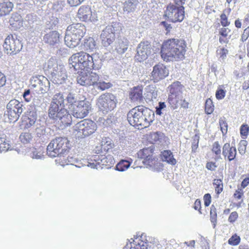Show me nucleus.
<instances>
[{
  "label": "nucleus",
  "instance_id": "1",
  "mask_svg": "<svg viewBox=\"0 0 249 249\" xmlns=\"http://www.w3.org/2000/svg\"><path fill=\"white\" fill-rule=\"evenodd\" d=\"M64 107V95L60 93L55 94L50 104L48 115L50 119L68 126L71 124L72 118Z\"/></svg>",
  "mask_w": 249,
  "mask_h": 249
},
{
  "label": "nucleus",
  "instance_id": "2",
  "mask_svg": "<svg viewBox=\"0 0 249 249\" xmlns=\"http://www.w3.org/2000/svg\"><path fill=\"white\" fill-rule=\"evenodd\" d=\"M70 68H73L75 71L85 70H99L102 65V60L96 55H90L84 52L73 54L69 59Z\"/></svg>",
  "mask_w": 249,
  "mask_h": 249
},
{
  "label": "nucleus",
  "instance_id": "3",
  "mask_svg": "<svg viewBox=\"0 0 249 249\" xmlns=\"http://www.w3.org/2000/svg\"><path fill=\"white\" fill-rule=\"evenodd\" d=\"M185 48L183 40L174 38L168 39L162 45L161 56L166 61L182 60L184 57Z\"/></svg>",
  "mask_w": 249,
  "mask_h": 249
},
{
  "label": "nucleus",
  "instance_id": "4",
  "mask_svg": "<svg viewBox=\"0 0 249 249\" xmlns=\"http://www.w3.org/2000/svg\"><path fill=\"white\" fill-rule=\"evenodd\" d=\"M154 112L149 108L142 106H138L130 110L127 113V120L130 125L146 128L154 120Z\"/></svg>",
  "mask_w": 249,
  "mask_h": 249
},
{
  "label": "nucleus",
  "instance_id": "5",
  "mask_svg": "<svg viewBox=\"0 0 249 249\" xmlns=\"http://www.w3.org/2000/svg\"><path fill=\"white\" fill-rule=\"evenodd\" d=\"M86 32V27L82 24L75 23L69 25L64 38L66 45L72 48L76 47L79 44Z\"/></svg>",
  "mask_w": 249,
  "mask_h": 249
},
{
  "label": "nucleus",
  "instance_id": "6",
  "mask_svg": "<svg viewBox=\"0 0 249 249\" xmlns=\"http://www.w3.org/2000/svg\"><path fill=\"white\" fill-rule=\"evenodd\" d=\"M45 71L50 75L51 81L57 84L63 83L68 77L64 66L58 64L53 58H51L48 61Z\"/></svg>",
  "mask_w": 249,
  "mask_h": 249
},
{
  "label": "nucleus",
  "instance_id": "7",
  "mask_svg": "<svg viewBox=\"0 0 249 249\" xmlns=\"http://www.w3.org/2000/svg\"><path fill=\"white\" fill-rule=\"evenodd\" d=\"M85 163H82V166L87 165L91 168L98 169L106 167L110 168L115 163V161L112 156L107 155H93L88 161H84Z\"/></svg>",
  "mask_w": 249,
  "mask_h": 249
},
{
  "label": "nucleus",
  "instance_id": "8",
  "mask_svg": "<svg viewBox=\"0 0 249 249\" xmlns=\"http://www.w3.org/2000/svg\"><path fill=\"white\" fill-rule=\"evenodd\" d=\"M118 102L116 97L111 93L102 94L97 100V105L100 111L107 114L113 110Z\"/></svg>",
  "mask_w": 249,
  "mask_h": 249
},
{
  "label": "nucleus",
  "instance_id": "9",
  "mask_svg": "<svg viewBox=\"0 0 249 249\" xmlns=\"http://www.w3.org/2000/svg\"><path fill=\"white\" fill-rule=\"evenodd\" d=\"M96 129V124L89 119L83 120L77 123L74 126L75 135L77 137L81 138L91 135Z\"/></svg>",
  "mask_w": 249,
  "mask_h": 249
},
{
  "label": "nucleus",
  "instance_id": "10",
  "mask_svg": "<svg viewBox=\"0 0 249 249\" xmlns=\"http://www.w3.org/2000/svg\"><path fill=\"white\" fill-rule=\"evenodd\" d=\"M164 17L172 22H181L184 18V7L175 3L168 4L164 11Z\"/></svg>",
  "mask_w": 249,
  "mask_h": 249
},
{
  "label": "nucleus",
  "instance_id": "11",
  "mask_svg": "<svg viewBox=\"0 0 249 249\" xmlns=\"http://www.w3.org/2000/svg\"><path fill=\"white\" fill-rule=\"evenodd\" d=\"M23 104L16 99L11 100L6 105L4 116L8 118L9 121L15 123L18 120L23 112Z\"/></svg>",
  "mask_w": 249,
  "mask_h": 249
},
{
  "label": "nucleus",
  "instance_id": "12",
  "mask_svg": "<svg viewBox=\"0 0 249 249\" xmlns=\"http://www.w3.org/2000/svg\"><path fill=\"white\" fill-rule=\"evenodd\" d=\"M182 85L178 81L174 82L170 86V94L168 103L171 109H177L179 106L180 100H182Z\"/></svg>",
  "mask_w": 249,
  "mask_h": 249
},
{
  "label": "nucleus",
  "instance_id": "13",
  "mask_svg": "<svg viewBox=\"0 0 249 249\" xmlns=\"http://www.w3.org/2000/svg\"><path fill=\"white\" fill-rule=\"evenodd\" d=\"M3 46L7 54L15 55L21 51L23 45L17 35L10 34L5 39Z\"/></svg>",
  "mask_w": 249,
  "mask_h": 249
},
{
  "label": "nucleus",
  "instance_id": "14",
  "mask_svg": "<svg viewBox=\"0 0 249 249\" xmlns=\"http://www.w3.org/2000/svg\"><path fill=\"white\" fill-rule=\"evenodd\" d=\"M91 105L87 100L79 101L75 105L70 106L71 115L77 119H83L88 116L91 109Z\"/></svg>",
  "mask_w": 249,
  "mask_h": 249
},
{
  "label": "nucleus",
  "instance_id": "15",
  "mask_svg": "<svg viewBox=\"0 0 249 249\" xmlns=\"http://www.w3.org/2000/svg\"><path fill=\"white\" fill-rule=\"evenodd\" d=\"M119 23L108 25L102 32L100 35L103 45L107 47L115 40V34L119 30Z\"/></svg>",
  "mask_w": 249,
  "mask_h": 249
},
{
  "label": "nucleus",
  "instance_id": "16",
  "mask_svg": "<svg viewBox=\"0 0 249 249\" xmlns=\"http://www.w3.org/2000/svg\"><path fill=\"white\" fill-rule=\"evenodd\" d=\"M85 70H77L76 80L77 83L83 86H92L94 83L99 80L98 75L95 73L91 72L89 73Z\"/></svg>",
  "mask_w": 249,
  "mask_h": 249
},
{
  "label": "nucleus",
  "instance_id": "17",
  "mask_svg": "<svg viewBox=\"0 0 249 249\" xmlns=\"http://www.w3.org/2000/svg\"><path fill=\"white\" fill-rule=\"evenodd\" d=\"M50 83L48 79L41 75L32 77L31 79V87L35 89L38 93H44L49 89Z\"/></svg>",
  "mask_w": 249,
  "mask_h": 249
},
{
  "label": "nucleus",
  "instance_id": "18",
  "mask_svg": "<svg viewBox=\"0 0 249 249\" xmlns=\"http://www.w3.org/2000/svg\"><path fill=\"white\" fill-rule=\"evenodd\" d=\"M151 46L148 41L141 42L137 48L136 59L139 62L146 60L151 53Z\"/></svg>",
  "mask_w": 249,
  "mask_h": 249
},
{
  "label": "nucleus",
  "instance_id": "19",
  "mask_svg": "<svg viewBox=\"0 0 249 249\" xmlns=\"http://www.w3.org/2000/svg\"><path fill=\"white\" fill-rule=\"evenodd\" d=\"M168 74V70L166 67L162 64H159L153 67L151 77L154 82H157L165 78Z\"/></svg>",
  "mask_w": 249,
  "mask_h": 249
},
{
  "label": "nucleus",
  "instance_id": "20",
  "mask_svg": "<svg viewBox=\"0 0 249 249\" xmlns=\"http://www.w3.org/2000/svg\"><path fill=\"white\" fill-rule=\"evenodd\" d=\"M44 35L43 36V42L51 46H57L60 40V35L56 31H51L47 33L44 31Z\"/></svg>",
  "mask_w": 249,
  "mask_h": 249
},
{
  "label": "nucleus",
  "instance_id": "21",
  "mask_svg": "<svg viewBox=\"0 0 249 249\" xmlns=\"http://www.w3.org/2000/svg\"><path fill=\"white\" fill-rule=\"evenodd\" d=\"M37 117V114L36 111H28L26 115L23 119L21 125L24 128H33L38 123Z\"/></svg>",
  "mask_w": 249,
  "mask_h": 249
},
{
  "label": "nucleus",
  "instance_id": "22",
  "mask_svg": "<svg viewBox=\"0 0 249 249\" xmlns=\"http://www.w3.org/2000/svg\"><path fill=\"white\" fill-rule=\"evenodd\" d=\"M54 140L57 148H59V153L61 157L68 152L70 145L69 141L67 138L62 137H56Z\"/></svg>",
  "mask_w": 249,
  "mask_h": 249
},
{
  "label": "nucleus",
  "instance_id": "23",
  "mask_svg": "<svg viewBox=\"0 0 249 249\" xmlns=\"http://www.w3.org/2000/svg\"><path fill=\"white\" fill-rule=\"evenodd\" d=\"M129 97L132 102L141 103L143 101L142 88L137 86L131 89L129 92Z\"/></svg>",
  "mask_w": 249,
  "mask_h": 249
},
{
  "label": "nucleus",
  "instance_id": "24",
  "mask_svg": "<svg viewBox=\"0 0 249 249\" xmlns=\"http://www.w3.org/2000/svg\"><path fill=\"white\" fill-rule=\"evenodd\" d=\"M129 41L124 36H119L115 42L116 51L120 54L124 53L127 49Z\"/></svg>",
  "mask_w": 249,
  "mask_h": 249
},
{
  "label": "nucleus",
  "instance_id": "25",
  "mask_svg": "<svg viewBox=\"0 0 249 249\" xmlns=\"http://www.w3.org/2000/svg\"><path fill=\"white\" fill-rule=\"evenodd\" d=\"M236 149L234 146H231L230 143H226L223 146L222 154L225 157H228L229 161L233 160L236 155Z\"/></svg>",
  "mask_w": 249,
  "mask_h": 249
},
{
  "label": "nucleus",
  "instance_id": "26",
  "mask_svg": "<svg viewBox=\"0 0 249 249\" xmlns=\"http://www.w3.org/2000/svg\"><path fill=\"white\" fill-rule=\"evenodd\" d=\"M78 17L83 21H87L91 20L92 13L90 8L89 6H82L78 10Z\"/></svg>",
  "mask_w": 249,
  "mask_h": 249
},
{
  "label": "nucleus",
  "instance_id": "27",
  "mask_svg": "<svg viewBox=\"0 0 249 249\" xmlns=\"http://www.w3.org/2000/svg\"><path fill=\"white\" fill-rule=\"evenodd\" d=\"M14 8V3L9 0L0 3V17L8 15Z\"/></svg>",
  "mask_w": 249,
  "mask_h": 249
},
{
  "label": "nucleus",
  "instance_id": "28",
  "mask_svg": "<svg viewBox=\"0 0 249 249\" xmlns=\"http://www.w3.org/2000/svg\"><path fill=\"white\" fill-rule=\"evenodd\" d=\"M25 20L27 22L26 26L31 31L34 32L39 29V26L37 24V20H36V16L32 15H28L26 17Z\"/></svg>",
  "mask_w": 249,
  "mask_h": 249
},
{
  "label": "nucleus",
  "instance_id": "29",
  "mask_svg": "<svg viewBox=\"0 0 249 249\" xmlns=\"http://www.w3.org/2000/svg\"><path fill=\"white\" fill-rule=\"evenodd\" d=\"M55 143L54 140H52L47 147V154L52 158L60 157L59 148H57V145Z\"/></svg>",
  "mask_w": 249,
  "mask_h": 249
},
{
  "label": "nucleus",
  "instance_id": "30",
  "mask_svg": "<svg viewBox=\"0 0 249 249\" xmlns=\"http://www.w3.org/2000/svg\"><path fill=\"white\" fill-rule=\"evenodd\" d=\"M145 98L149 101L156 99L158 95V90L153 86H149L146 88Z\"/></svg>",
  "mask_w": 249,
  "mask_h": 249
},
{
  "label": "nucleus",
  "instance_id": "31",
  "mask_svg": "<svg viewBox=\"0 0 249 249\" xmlns=\"http://www.w3.org/2000/svg\"><path fill=\"white\" fill-rule=\"evenodd\" d=\"M161 158L163 161H166L171 165H175L177 163L174 158L172 153L170 150H164L161 152Z\"/></svg>",
  "mask_w": 249,
  "mask_h": 249
},
{
  "label": "nucleus",
  "instance_id": "32",
  "mask_svg": "<svg viewBox=\"0 0 249 249\" xmlns=\"http://www.w3.org/2000/svg\"><path fill=\"white\" fill-rule=\"evenodd\" d=\"M33 128L38 137H40L45 133V123L40 119L38 120V123Z\"/></svg>",
  "mask_w": 249,
  "mask_h": 249
},
{
  "label": "nucleus",
  "instance_id": "33",
  "mask_svg": "<svg viewBox=\"0 0 249 249\" xmlns=\"http://www.w3.org/2000/svg\"><path fill=\"white\" fill-rule=\"evenodd\" d=\"M114 144L109 138H103L101 141V148L104 152H108L114 147Z\"/></svg>",
  "mask_w": 249,
  "mask_h": 249
},
{
  "label": "nucleus",
  "instance_id": "34",
  "mask_svg": "<svg viewBox=\"0 0 249 249\" xmlns=\"http://www.w3.org/2000/svg\"><path fill=\"white\" fill-rule=\"evenodd\" d=\"M139 3L138 0H128L124 3V11L127 12H134Z\"/></svg>",
  "mask_w": 249,
  "mask_h": 249
},
{
  "label": "nucleus",
  "instance_id": "35",
  "mask_svg": "<svg viewBox=\"0 0 249 249\" xmlns=\"http://www.w3.org/2000/svg\"><path fill=\"white\" fill-rule=\"evenodd\" d=\"M30 155L32 159H35L37 160H41L44 159L45 156L44 155L43 148H33L31 149V153L30 154Z\"/></svg>",
  "mask_w": 249,
  "mask_h": 249
},
{
  "label": "nucleus",
  "instance_id": "36",
  "mask_svg": "<svg viewBox=\"0 0 249 249\" xmlns=\"http://www.w3.org/2000/svg\"><path fill=\"white\" fill-rule=\"evenodd\" d=\"M84 49L88 51H93L96 49V43L92 37L84 39Z\"/></svg>",
  "mask_w": 249,
  "mask_h": 249
},
{
  "label": "nucleus",
  "instance_id": "37",
  "mask_svg": "<svg viewBox=\"0 0 249 249\" xmlns=\"http://www.w3.org/2000/svg\"><path fill=\"white\" fill-rule=\"evenodd\" d=\"M11 145L9 141L5 137H0V152H5L11 149Z\"/></svg>",
  "mask_w": 249,
  "mask_h": 249
},
{
  "label": "nucleus",
  "instance_id": "38",
  "mask_svg": "<svg viewBox=\"0 0 249 249\" xmlns=\"http://www.w3.org/2000/svg\"><path fill=\"white\" fill-rule=\"evenodd\" d=\"M131 162L127 160H121L116 166V170L123 172L127 170L130 166Z\"/></svg>",
  "mask_w": 249,
  "mask_h": 249
},
{
  "label": "nucleus",
  "instance_id": "39",
  "mask_svg": "<svg viewBox=\"0 0 249 249\" xmlns=\"http://www.w3.org/2000/svg\"><path fill=\"white\" fill-rule=\"evenodd\" d=\"M92 86H95L98 89L101 90H105L107 89L112 86V85L110 82H106L103 81H97L96 83H94Z\"/></svg>",
  "mask_w": 249,
  "mask_h": 249
},
{
  "label": "nucleus",
  "instance_id": "40",
  "mask_svg": "<svg viewBox=\"0 0 249 249\" xmlns=\"http://www.w3.org/2000/svg\"><path fill=\"white\" fill-rule=\"evenodd\" d=\"M66 100L68 103L69 104V108L71 105H75L76 103L79 102L78 99L77 95L72 92L69 93L67 96H66Z\"/></svg>",
  "mask_w": 249,
  "mask_h": 249
},
{
  "label": "nucleus",
  "instance_id": "41",
  "mask_svg": "<svg viewBox=\"0 0 249 249\" xmlns=\"http://www.w3.org/2000/svg\"><path fill=\"white\" fill-rule=\"evenodd\" d=\"M144 164L149 166L150 167H155L156 166L160 165V163L158 162L155 159L152 158V155H148L146 159L143 161Z\"/></svg>",
  "mask_w": 249,
  "mask_h": 249
},
{
  "label": "nucleus",
  "instance_id": "42",
  "mask_svg": "<svg viewBox=\"0 0 249 249\" xmlns=\"http://www.w3.org/2000/svg\"><path fill=\"white\" fill-rule=\"evenodd\" d=\"M210 220L214 228L217 223V213L216 208L214 205H212L210 211Z\"/></svg>",
  "mask_w": 249,
  "mask_h": 249
},
{
  "label": "nucleus",
  "instance_id": "43",
  "mask_svg": "<svg viewBox=\"0 0 249 249\" xmlns=\"http://www.w3.org/2000/svg\"><path fill=\"white\" fill-rule=\"evenodd\" d=\"M19 139L22 143H28L32 140L33 136L30 132H24L20 135Z\"/></svg>",
  "mask_w": 249,
  "mask_h": 249
},
{
  "label": "nucleus",
  "instance_id": "44",
  "mask_svg": "<svg viewBox=\"0 0 249 249\" xmlns=\"http://www.w3.org/2000/svg\"><path fill=\"white\" fill-rule=\"evenodd\" d=\"M199 141V135L197 134H196L192 138V145H191L192 153H196V150L198 147Z\"/></svg>",
  "mask_w": 249,
  "mask_h": 249
},
{
  "label": "nucleus",
  "instance_id": "45",
  "mask_svg": "<svg viewBox=\"0 0 249 249\" xmlns=\"http://www.w3.org/2000/svg\"><path fill=\"white\" fill-rule=\"evenodd\" d=\"M213 184L215 186V190L216 193L217 194L221 193L223 189L222 180L221 179H214Z\"/></svg>",
  "mask_w": 249,
  "mask_h": 249
},
{
  "label": "nucleus",
  "instance_id": "46",
  "mask_svg": "<svg viewBox=\"0 0 249 249\" xmlns=\"http://www.w3.org/2000/svg\"><path fill=\"white\" fill-rule=\"evenodd\" d=\"M66 5L65 2L63 0L57 1L53 4V9L57 12L62 11Z\"/></svg>",
  "mask_w": 249,
  "mask_h": 249
},
{
  "label": "nucleus",
  "instance_id": "47",
  "mask_svg": "<svg viewBox=\"0 0 249 249\" xmlns=\"http://www.w3.org/2000/svg\"><path fill=\"white\" fill-rule=\"evenodd\" d=\"M140 238H136L135 240H133V242H130L129 244L127 243L126 245L125 248L128 249H140Z\"/></svg>",
  "mask_w": 249,
  "mask_h": 249
},
{
  "label": "nucleus",
  "instance_id": "48",
  "mask_svg": "<svg viewBox=\"0 0 249 249\" xmlns=\"http://www.w3.org/2000/svg\"><path fill=\"white\" fill-rule=\"evenodd\" d=\"M214 110V106L212 100L208 99L205 102V111L206 114H211Z\"/></svg>",
  "mask_w": 249,
  "mask_h": 249
},
{
  "label": "nucleus",
  "instance_id": "49",
  "mask_svg": "<svg viewBox=\"0 0 249 249\" xmlns=\"http://www.w3.org/2000/svg\"><path fill=\"white\" fill-rule=\"evenodd\" d=\"M240 134L243 139H246L249 134V126L248 124H243L240 126Z\"/></svg>",
  "mask_w": 249,
  "mask_h": 249
},
{
  "label": "nucleus",
  "instance_id": "50",
  "mask_svg": "<svg viewBox=\"0 0 249 249\" xmlns=\"http://www.w3.org/2000/svg\"><path fill=\"white\" fill-rule=\"evenodd\" d=\"M21 19V17L18 13H15L12 14L11 18L9 20L10 25H14L15 24L14 21L16 22V23L18 25H19L20 23V20Z\"/></svg>",
  "mask_w": 249,
  "mask_h": 249
},
{
  "label": "nucleus",
  "instance_id": "51",
  "mask_svg": "<svg viewBox=\"0 0 249 249\" xmlns=\"http://www.w3.org/2000/svg\"><path fill=\"white\" fill-rule=\"evenodd\" d=\"M240 239V237L235 234L228 240V243L232 246H236L239 244Z\"/></svg>",
  "mask_w": 249,
  "mask_h": 249
},
{
  "label": "nucleus",
  "instance_id": "52",
  "mask_svg": "<svg viewBox=\"0 0 249 249\" xmlns=\"http://www.w3.org/2000/svg\"><path fill=\"white\" fill-rule=\"evenodd\" d=\"M166 106L164 102H160L159 105L156 107V113L157 115H161L163 114V112L165 110Z\"/></svg>",
  "mask_w": 249,
  "mask_h": 249
},
{
  "label": "nucleus",
  "instance_id": "53",
  "mask_svg": "<svg viewBox=\"0 0 249 249\" xmlns=\"http://www.w3.org/2000/svg\"><path fill=\"white\" fill-rule=\"evenodd\" d=\"M153 153V149L149 148L143 149L142 151L139 153V155L141 156V158L146 159L148 155H152Z\"/></svg>",
  "mask_w": 249,
  "mask_h": 249
},
{
  "label": "nucleus",
  "instance_id": "54",
  "mask_svg": "<svg viewBox=\"0 0 249 249\" xmlns=\"http://www.w3.org/2000/svg\"><path fill=\"white\" fill-rule=\"evenodd\" d=\"M219 125L223 135H225L227 133L228 124L224 119L220 118L219 119Z\"/></svg>",
  "mask_w": 249,
  "mask_h": 249
},
{
  "label": "nucleus",
  "instance_id": "55",
  "mask_svg": "<svg viewBox=\"0 0 249 249\" xmlns=\"http://www.w3.org/2000/svg\"><path fill=\"white\" fill-rule=\"evenodd\" d=\"M248 142L246 140H241L238 145V151L240 154L243 155L245 153Z\"/></svg>",
  "mask_w": 249,
  "mask_h": 249
},
{
  "label": "nucleus",
  "instance_id": "56",
  "mask_svg": "<svg viewBox=\"0 0 249 249\" xmlns=\"http://www.w3.org/2000/svg\"><path fill=\"white\" fill-rule=\"evenodd\" d=\"M212 151L213 153H214L216 155L219 156L221 154V146L219 143L218 142H215L213 145Z\"/></svg>",
  "mask_w": 249,
  "mask_h": 249
},
{
  "label": "nucleus",
  "instance_id": "57",
  "mask_svg": "<svg viewBox=\"0 0 249 249\" xmlns=\"http://www.w3.org/2000/svg\"><path fill=\"white\" fill-rule=\"evenodd\" d=\"M152 138L155 142L160 143L165 138V136L161 132H157L152 135Z\"/></svg>",
  "mask_w": 249,
  "mask_h": 249
},
{
  "label": "nucleus",
  "instance_id": "58",
  "mask_svg": "<svg viewBox=\"0 0 249 249\" xmlns=\"http://www.w3.org/2000/svg\"><path fill=\"white\" fill-rule=\"evenodd\" d=\"M220 22L222 26L226 27L230 25V22L228 20V17L225 13H222L220 15Z\"/></svg>",
  "mask_w": 249,
  "mask_h": 249
},
{
  "label": "nucleus",
  "instance_id": "59",
  "mask_svg": "<svg viewBox=\"0 0 249 249\" xmlns=\"http://www.w3.org/2000/svg\"><path fill=\"white\" fill-rule=\"evenodd\" d=\"M226 94V90L223 89H218L215 93L216 97L218 100H221L223 99Z\"/></svg>",
  "mask_w": 249,
  "mask_h": 249
},
{
  "label": "nucleus",
  "instance_id": "60",
  "mask_svg": "<svg viewBox=\"0 0 249 249\" xmlns=\"http://www.w3.org/2000/svg\"><path fill=\"white\" fill-rule=\"evenodd\" d=\"M217 52L219 55V58L220 60H223L226 57L227 54L228 53V50L226 49L222 48L218 50Z\"/></svg>",
  "mask_w": 249,
  "mask_h": 249
},
{
  "label": "nucleus",
  "instance_id": "61",
  "mask_svg": "<svg viewBox=\"0 0 249 249\" xmlns=\"http://www.w3.org/2000/svg\"><path fill=\"white\" fill-rule=\"evenodd\" d=\"M249 37V26L246 28L241 36V40L244 42L247 40Z\"/></svg>",
  "mask_w": 249,
  "mask_h": 249
},
{
  "label": "nucleus",
  "instance_id": "62",
  "mask_svg": "<svg viewBox=\"0 0 249 249\" xmlns=\"http://www.w3.org/2000/svg\"><path fill=\"white\" fill-rule=\"evenodd\" d=\"M140 249H151V245H149V243L147 242H145L140 239Z\"/></svg>",
  "mask_w": 249,
  "mask_h": 249
},
{
  "label": "nucleus",
  "instance_id": "63",
  "mask_svg": "<svg viewBox=\"0 0 249 249\" xmlns=\"http://www.w3.org/2000/svg\"><path fill=\"white\" fill-rule=\"evenodd\" d=\"M238 217V213L236 212H232L228 218V221L231 223L235 222Z\"/></svg>",
  "mask_w": 249,
  "mask_h": 249
},
{
  "label": "nucleus",
  "instance_id": "64",
  "mask_svg": "<svg viewBox=\"0 0 249 249\" xmlns=\"http://www.w3.org/2000/svg\"><path fill=\"white\" fill-rule=\"evenodd\" d=\"M204 205L206 207L210 205L211 202V196L210 194H206L203 197Z\"/></svg>",
  "mask_w": 249,
  "mask_h": 249
}]
</instances>
